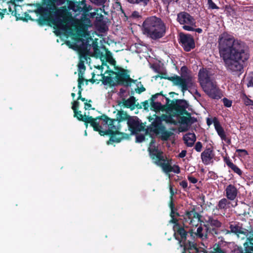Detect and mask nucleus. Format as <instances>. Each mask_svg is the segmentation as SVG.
Returning <instances> with one entry per match:
<instances>
[{"mask_svg": "<svg viewBox=\"0 0 253 253\" xmlns=\"http://www.w3.org/2000/svg\"><path fill=\"white\" fill-rule=\"evenodd\" d=\"M236 152L238 153L241 156H245L248 155L247 151L245 149H237Z\"/></svg>", "mask_w": 253, "mask_h": 253, "instance_id": "a19ab883", "label": "nucleus"}, {"mask_svg": "<svg viewBox=\"0 0 253 253\" xmlns=\"http://www.w3.org/2000/svg\"><path fill=\"white\" fill-rule=\"evenodd\" d=\"M79 100H77V101H75L73 102V105H72V109L74 110V111H75V110H77V109L79 107V102L78 101Z\"/></svg>", "mask_w": 253, "mask_h": 253, "instance_id": "37998d69", "label": "nucleus"}, {"mask_svg": "<svg viewBox=\"0 0 253 253\" xmlns=\"http://www.w3.org/2000/svg\"><path fill=\"white\" fill-rule=\"evenodd\" d=\"M181 122L182 124L188 125L190 122V119L186 117H183L181 118Z\"/></svg>", "mask_w": 253, "mask_h": 253, "instance_id": "58836bf2", "label": "nucleus"}, {"mask_svg": "<svg viewBox=\"0 0 253 253\" xmlns=\"http://www.w3.org/2000/svg\"><path fill=\"white\" fill-rule=\"evenodd\" d=\"M130 117L128 116L127 114L124 112V111H118L117 114V119L116 120H118L119 121V123L120 124L121 121L128 120V118Z\"/></svg>", "mask_w": 253, "mask_h": 253, "instance_id": "bb28decb", "label": "nucleus"}, {"mask_svg": "<svg viewBox=\"0 0 253 253\" xmlns=\"http://www.w3.org/2000/svg\"><path fill=\"white\" fill-rule=\"evenodd\" d=\"M218 43L219 55L226 69L231 74L240 76L244 72L243 63L249 58L248 46L225 32L219 36Z\"/></svg>", "mask_w": 253, "mask_h": 253, "instance_id": "f03ea898", "label": "nucleus"}, {"mask_svg": "<svg viewBox=\"0 0 253 253\" xmlns=\"http://www.w3.org/2000/svg\"><path fill=\"white\" fill-rule=\"evenodd\" d=\"M200 215L195 210L187 211L184 216L183 224L186 227H197L200 222Z\"/></svg>", "mask_w": 253, "mask_h": 253, "instance_id": "1a4fd4ad", "label": "nucleus"}, {"mask_svg": "<svg viewBox=\"0 0 253 253\" xmlns=\"http://www.w3.org/2000/svg\"><path fill=\"white\" fill-rule=\"evenodd\" d=\"M110 140L112 141H116V142H119L120 141V139H118V140H115V138L114 137H112L111 138H110Z\"/></svg>", "mask_w": 253, "mask_h": 253, "instance_id": "13d9d810", "label": "nucleus"}, {"mask_svg": "<svg viewBox=\"0 0 253 253\" xmlns=\"http://www.w3.org/2000/svg\"><path fill=\"white\" fill-rule=\"evenodd\" d=\"M227 165L232 169V167L231 166V165H235L233 163H232V162H227Z\"/></svg>", "mask_w": 253, "mask_h": 253, "instance_id": "6e6d98bb", "label": "nucleus"}, {"mask_svg": "<svg viewBox=\"0 0 253 253\" xmlns=\"http://www.w3.org/2000/svg\"><path fill=\"white\" fill-rule=\"evenodd\" d=\"M186 154V150H182L179 154V157L180 158H184Z\"/></svg>", "mask_w": 253, "mask_h": 253, "instance_id": "09e8293b", "label": "nucleus"}, {"mask_svg": "<svg viewBox=\"0 0 253 253\" xmlns=\"http://www.w3.org/2000/svg\"><path fill=\"white\" fill-rule=\"evenodd\" d=\"M248 86H253V78H252L248 83Z\"/></svg>", "mask_w": 253, "mask_h": 253, "instance_id": "603ef678", "label": "nucleus"}, {"mask_svg": "<svg viewBox=\"0 0 253 253\" xmlns=\"http://www.w3.org/2000/svg\"><path fill=\"white\" fill-rule=\"evenodd\" d=\"M83 84V83L80 85V86H79V82H78V87L79 89V92H78V95L79 96L78 97V100H80V98H81V93L82 91V88H81L82 84Z\"/></svg>", "mask_w": 253, "mask_h": 253, "instance_id": "49530a36", "label": "nucleus"}, {"mask_svg": "<svg viewBox=\"0 0 253 253\" xmlns=\"http://www.w3.org/2000/svg\"><path fill=\"white\" fill-rule=\"evenodd\" d=\"M124 90L123 89H120V92H121V93H123V92H124Z\"/></svg>", "mask_w": 253, "mask_h": 253, "instance_id": "774afa93", "label": "nucleus"}, {"mask_svg": "<svg viewBox=\"0 0 253 253\" xmlns=\"http://www.w3.org/2000/svg\"><path fill=\"white\" fill-rule=\"evenodd\" d=\"M80 57V60L78 64V75H79V79H78V82H79V86H80V85L84 83V79L83 75L84 73L85 70V67L84 65V61L85 60H87L86 57L85 56V55L84 54H81Z\"/></svg>", "mask_w": 253, "mask_h": 253, "instance_id": "dca6fc26", "label": "nucleus"}, {"mask_svg": "<svg viewBox=\"0 0 253 253\" xmlns=\"http://www.w3.org/2000/svg\"><path fill=\"white\" fill-rule=\"evenodd\" d=\"M152 107L155 109L159 110L161 108V104L158 102H153L152 104Z\"/></svg>", "mask_w": 253, "mask_h": 253, "instance_id": "79ce46f5", "label": "nucleus"}, {"mask_svg": "<svg viewBox=\"0 0 253 253\" xmlns=\"http://www.w3.org/2000/svg\"><path fill=\"white\" fill-rule=\"evenodd\" d=\"M206 224L205 226L210 228L209 233L212 236L217 235L219 233L218 228L221 226L222 223L216 218L211 216H208L205 219Z\"/></svg>", "mask_w": 253, "mask_h": 253, "instance_id": "f8f14e48", "label": "nucleus"}, {"mask_svg": "<svg viewBox=\"0 0 253 253\" xmlns=\"http://www.w3.org/2000/svg\"><path fill=\"white\" fill-rule=\"evenodd\" d=\"M74 117H77L79 120L90 123V125L93 127L94 130H97V121H98V118L94 119L92 117L86 115L85 113H84V115H83L81 111H78L77 110L74 111Z\"/></svg>", "mask_w": 253, "mask_h": 253, "instance_id": "4468645a", "label": "nucleus"}, {"mask_svg": "<svg viewBox=\"0 0 253 253\" xmlns=\"http://www.w3.org/2000/svg\"><path fill=\"white\" fill-rule=\"evenodd\" d=\"M91 107V104L87 103V102L84 103V109L85 110H89Z\"/></svg>", "mask_w": 253, "mask_h": 253, "instance_id": "8fccbe9b", "label": "nucleus"}, {"mask_svg": "<svg viewBox=\"0 0 253 253\" xmlns=\"http://www.w3.org/2000/svg\"><path fill=\"white\" fill-rule=\"evenodd\" d=\"M91 14L92 16H94V15H95L96 13L95 12L91 13Z\"/></svg>", "mask_w": 253, "mask_h": 253, "instance_id": "69168bd1", "label": "nucleus"}, {"mask_svg": "<svg viewBox=\"0 0 253 253\" xmlns=\"http://www.w3.org/2000/svg\"><path fill=\"white\" fill-rule=\"evenodd\" d=\"M138 92L140 93V92L144 91L145 90V89L144 87L142 86V87H140V88H138Z\"/></svg>", "mask_w": 253, "mask_h": 253, "instance_id": "5fc2aeb1", "label": "nucleus"}, {"mask_svg": "<svg viewBox=\"0 0 253 253\" xmlns=\"http://www.w3.org/2000/svg\"><path fill=\"white\" fill-rule=\"evenodd\" d=\"M180 41L182 46L186 51H189L195 47L194 39L189 34H181Z\"/></svg>", "mask_w": 253, "mask_h": 253, "instance_id": "ddd939ff", "label": "nucleus"}, {"mask_svg": "<svg viewBox=\"0 0 253 253\" xmlns=\"http://www.w3.org/2000/svg\"><path fill=\"white\" fill-rule=\"evenodd\" d=\"M180 185L183 188H186L188 186V183L186 181L183 180L180 182Z\"/></svg>", "mask_w": 253, "mask_h": 253, "instance_id": "c03bdc74", "label": "nucleus"}, {"mask_svg": "<svg viewBox=\"0 0 253 253\" xmlns=\"http://www.w3.org/2000/svg\"><path fill=\"white\" fill-rule=\"evenodd\" d=\"M103 80V84L109 86H115L119 84L128 85V83L132 81L129 75L124 71L118 73L110 71L109 76H104Z\"/></svg>", "mask_w": 253, "mask_h": 253, "instance_id": "423d86ee", "label": "nucleus"}, {"mask_svg": "<svg viewBox=\"0 0 253 253\" xmlns=\"http://www.w3.org/2000/svg\"><path fill=\"white\" fill-rule=\"evenodd\" d=\"M188 179L191 183L193 184L197 183L198 181V180L195 177L191 175H189L188 176Z\"/></svg>", "mask_w": 253, "mask_h": 253, "instance_id": "ea45409f", "label": "nucleus"}, {"mask_svg": "<svg viewBox=\"0 0 253 253\" xmlns=\"http://www.w3.org/2000/svg\"><path fill=\"white\" fill-rule=\"evenodd\" d=\"M176 105L179 107L181 110H184L187 108L188 104L187 102L183 100H178L176 101Z\"/></svg>", "mask_w": 253, "mask_h": 253, "instance_id": "cd10ccee", "label": "nucleus"}, {"mask_svg": "<svg viewBox=\"0 0 253 253\" xmlns=\"http://www.w3.org/2000/svg\"><path fill=\"white\" fill-rule=\"evenodd\" d=\"M193 31H195L196 32H198V33H201L202 32V30L200 28H197L196 29H194V30Z\"/></svg>", "mask_w": 253, "mask_h": 253, "instance_id": "4d7b16f0", "label": "nucleus"}, {"mask_svg": "<svg viewBox=\"0 0 253 253\" xmlns=\"http://www.w3.org/2000/svg\"><path fill=\"white\" fill-rule=\"evenodd\" d=\"M99 18V20H101L103 18V16L102 15H100Z\"/></svg>", "mask_w": 253, "mask_h": 253, "instance_id": "680f3d73", "label": "nucleus"}, {"mask_svg": "<svg viewBox=\"0 0 253 253\" xmlns=\"http://www.w3.org/2000/svg\"><path fill=\"white\" fill-rule=\"evenodd\" d=\"M247 253H253V231L247 234V242L244 243Z\"/></svg>", "mask_w": 253, "mask_h": 253, "instance_id": "4be33fe9", "label": "nucleus"}, {"mask_svg": "<svg viewBox=\"0 0 253 253\" xmlns=\"http://www.w3.org/2000/svg\"><path fill=\"white\" fill-rule=\"evenodd\" d=\"M202 144L201 142H197L195 146V149L197 152H201L202 149Z\"/></svg>", "mask_w": 253, "mask_h": 253, "instance_id": "f704fd0d", "label": "nucleus"}, {"mask_svg": "<svg viewBox=\"0 0 253 253\" xmlns=\"http://www.w3.org/2000/svg\"><path fill=\"white\" fill-rule=\"evenodd\" d=\"M97 121V130L101 135L107 134H117L122 135L124 139H128L129 135L125 133L120 132V124L119 121L116 120H112L106 118L102 120L100 118H98Z\"/></svg>", "mask_w": 253, "mask_h": 253, "instance_id": "39448f33", "label": "nucleus"}, {"mask_svg": "<svg viewBox=\"0 0 253 253\" xmlns=\"http://www.w3.org/2000/svg\"><path fill=\"white\" fill-rule=\"evenodd\" d=\"M143 34L153 40L164 37L166 33V26L162 20L155 16L147 18L142 25Z\"/></svg>", "mask_w": 253, "mask_h": 253, "instance_id": "20e7f679", "label": "nucleus"}, {"mask_svg": "<svg viewBox=\"0 0 253 253\" xmlns=\"http://www.w3.org/2000/svg\"><path fill=\"white\" fill-rule=\"evenodd\" d=\"M76 4V3H75L74 2L70 1V2L69 3V5H68V8L70 9H72L73 11L76 12L79 10V9L78 8L76 7V6H75Z\"/></svg>", "mask_w": 253, "mask_h": 253, "instance_id": "473e14b6", "label": "nucleus"}, {"mask_svg": "<svg viewBox=\"0 0 253 253\" xmlns=\"http://www.w3.org/2000/svg\"><path fill=\"white\" fill-rule=\"evenodd\" d=\"M225 192L227 199L231 201L235 199L238 194L237 188L232 184H229L227 186Z\"/></svg>", "mask_w": 253, "mask_h": 253, "instance_id": "412c9836", "label": "nucleus"}, {"mask_svg": "<svg viewBox=\"0 0 253 253\" xmlns=\"http://www.w3.org/2000/svg\"><path fill=\"white\" fill-rule=\"evenodd\" d=\"M130 134H134L144 129L145 126L137 117H130L127 121Z\"/></svg>", "mask_w": 253, "mask_h": 253, "instance_id": "9d476101", "label": "nucleus"}, {"mask_svg": "<svg viewBox=\"0 0 253 253\" xmlns=\"http://www.w3.org/2000/svg\"><path fill=\"white\" fill-rule=\"evenodd\" d=\"M145 136L142 134L137 135L136 136V141L137 142H141L145 140Z\"/></svg>", "mask_w": 253, "mask_h": 253, "instance_id": "c9c22d12", "label": "nucleus"}, {"mask_svg": "<svg viewBox=\"0 0 253 253\" xmlns=\"http://www.w3.org/2000/svg\"><path fill=\"white\" fill-rule=\"evenodd\" d=\"M232 167V169L236 173H238L239 175H241L242 174V171L241 169L237 167L236 165H231Z\"/></svg>", "mask_w": 253, "mask_h": 253, "instance_id": "e433bc0d", "label": "nucleus"}, {"mask_svg": "<svg viewBox=\"0 0 253 253\" xmlns=\"http://www.w3.org/2000/svg\"><path fill=\"white\" fill-rule=\"evenodd\" d=\"M183 139L187 146L191 147L196 141V136L194 133H188L183 136Z\"/></svg>", "mask_w": 253, "mask_h": 253, "instance_id": "b1692460", "label": "nucleus"}, {"mask_svg": "<svg viewBox=\"0 0 253 253\" xmlns=\"http://www.w3.org/2000/svg\"><path fill=\"white\" fill-rule=\"evenodd\" d=\"M213 124L214 126V128L218 134V135L220 136L221 140H224L225 142H226L227 143H230V140L228 139L226 137V135L225 134V132L222 128V127L221 126L219 123L216 121L215 120L213 122Z\"/></svg>", "mask_w": 253, "mask_h": 253, "instance_id": "6ab92c4d", "label": "nucleus"}, {"mask_svg": "<svg viewBox=\"0 0 253 253\" xmlns=\"http://www.w3.org/2000/svg\"><path fill=\"white\" fill-rule=\"evenodd\" d=\"M170 209H171V213H170V216L172 218V219L171 220L170 222H172L173 223H175V219H174V206H173V204L172 202V201H171L170 202Z\"/></svg>", "mask_w": 253, "mask_h": 253, "instance_id": "7c9ffc66", "label": "nucleus"}, {"mask_svg": "<svg viewBox=\"0 0 253 253\" xmlns=\"http://www.w3.org/2000/svg\"><path fill=\"white\" fill-rule=\"evenodd\" d=\"M245 103L246 105H253V101L248 98H246V100H245Z\"/></svg>", "mask_w": 253, "mask_h": 253, "instance_id": "de8ad7c7", "label": "nucleus"}, {"mask_svg": "<svg viewBox=\"0 0 253 253\" xmlns=\"http://www.w3.org/2000/svg\"><path fill=\"white\" fill-rule=\"evenodd\" d=\"M222 101L224 105L227 107H229L232 105V101L226 98H224Z\"/></svg>", "mask_w": 253, "mask_h": 253, "instance_id": "72a5a7b5", "label": "nucleus"}, {"mask_svg": "<svg viewBox=\"0 0 253 253\" xmlns=\"http://www.w3.org/2000/svg\"><path fill=\"white\" fill-rule=\"evenodd\" d=\"M229 228L230 230H223L222 231L225 234H228L230 233H233L237 234L238 236L240 234H243L246 236L247 238V234L250 233L252 231L248 232L247 231H244L243 229L240 227L239 225L236 224H231Z\"/></svg>", "mask_w": 253, "mask_h": 253, "instance_id": "f3484780", "label": "nucleus"}, {"mask_svg": "<svg viewBox=\"0 0 253 253\" xmlns=\"http://www.w3.org/2000/svg\"><path fill=\"white\" fill-rule=\"evenodd\" d=\"M169 190H170V194H171V199L172 198V196L174 195V192L172 190V187L170 185V187H169Z\"/></svg>", "mask_w": 253, "mask_h": 253, "instance_id": "864d4df0", "label": "nucleus"}, {"mask_svg": "<svg viewBox=\"0 0 253 253\" xmlns=\"http://www.w3.org/2000/svg\"><path fill=\"white\" fill-rule=\"evenodd\" d=\"M129 2L132 3H137L140 5L145 6L147 5L149 0H127Z\"/></svg>", "mask_w": 253, "mask_h": 253, "instance_id": "c85d7f7f", "label": "nucleus"}, {"mask_svg": "<svg viewBox=\"0 0 253 253\" xmlns=\"http://www.w3.org/2000/svg\"><path fill=\"white\" fill-rule=\"evenodd\" d=\"M177 21L183 25V28L188 31H193L195 26V20L192 16L185 12H181L177 14Z\"/></svg>", "mask_w": 253, "mask_h": 253, "instance_id": "6e6552de", "label": "nucleus"}, {"mask_svg": "<svg viewBox=\"0 0 253 253\" xmlns=\"http://www.w3.org/2000/svg\"><path fill=\"white\" fill-rule=\"evenodd\" d=\"M154 117L155 118L151 119V120L154 119V121L147 127L145 131V135L149 134L151 138L148 151L153 162L160 166L165 173H168L171 172V166L164 158L163 152L156 145V142L153 138V136L160 135L162 139L164 140L169 139L173 134V133L172 131L167 130L162 123L165 122L167 123L175 124V121L169 115H163L161 117L154 115Z\"/></svg>", "mask_w": 253, "mask_h": 253, "instance_id": "7ed1b4c3", "label": "nucleus"}, {"mask_svg": "<svg viewBox=\"0 0 253 253\" xmlns=\"http://www.w3.org/2000/svg\"><path fill=\"white\" fill-rule=\"evenodd\" d=\"M213 157V154L212 151L210 148L205 150L201 153V159L202 162L205 165H207L210 164L211 163Z\"/></svg>", "mask_w": 253, "mask_h": 253, "instance_id": "aec40b11", "label": "nucleus"}, {"mask_svg": "<svg viewBox=\"0 0 253 253\" xmlns=\"http://www.w3.org/2000/svg\"><path fill=\"white\" fill-rule=\"evenodd\" d=\"M148 103L147 102H144V107L145 109H146L148 107Z\"/></svg>", "mask_w": 253, "mask_h": 253, "instance_id": "bf43d9fd", "label": "nucleus"}, {"mask_svg": "<svg viewBox=\"0 0 253 253\" xmlns=\"http://www.w3.org/2000/svg\"><path fill=\"white\" fill-rule=\"evenodd\" d=\"M170 80L175 85L181 88L183 93L185 91L192 88L195 84L194 78L191 74L187 73H182L180 76L172 77Z\"/></svg>", "mask_w": 253, "mask_h": 253, "instance_id": "0eeeda50", "label": "nucleus"}, {"mask_svg": "<svg viewBox=\"0 0 253 253\" xmlns=\"http://www.w3.org/2000/svg\"><path fill=\"white\" fill-rule=\"evenodd\" d=\"M106 60L111 65H115V60L113 59L111 53L109 51L106 52Z\"/></svg>", "mask_w": 253, "mask_h": 253, "instance_id": "c756f323", "label": "nucleus"}, {"mask_svg": "<svg viewBox=\"0 0 253 253\" xmlns=\"http://www.w3.org/2000/svg\"><path fill=\"white\" fill-rule=\"evenodd\" d=\"M122 103L127 108H130L131 109H134L135 108V98L133 96H131L126 100L123 99Z\"/></svg>", "mask_w": 253, "mask_h": 253, "instance_id": "a878e982", "label": "nucleus"}, {"mask_svg": "<svg viewBox=\"0 0 253 253\" xmlns=\"http://www.w3.org/2000/svg\"><path fill=\"white\" fill-rule=\"evenodd\" d=\"M211 75L212 74L210 70L204 68L200 69L199 72L198 77L201 85H204L205 87V84L207 82L212 80L211 79Z\"/></svg>", "mask_w": 253, "mask_h": 253, "instance_id": "2eb2a0df", "label": "nucleus"}, {"mask_svg": "<svg viewBox=\"0 0 253 253\" xmlns=\"http://www.w3.org/2000/svg\"><path fill=\"white\" fill-rule=\"evenodd\" d=\"M208 4L210 9H219V7L212 1V0H208Z\"/></svg>", "mask_w": 253, "mask_h": 253, "instance_id": "2f4dec72", "label": "nucleus"}, {"mask_svg": "<svg viewBox=\"0 0 253 253\" xmlns=\"http://www.w3.org/2000/svg\"><path fill=\"white\" fill-rule=\"evenodd\" d=\"M21 9V7L19 5V3H16V8H15V16H16L17 14L20 15V14H19L18 12Z\"/></svg>", "mask_w": 253, "mask_h": 253, "instance_id": "a18cd8bd", "label": "nucleus"}, {"mask_svg": "<svg viewBox=\"0 0 253 253\" xmlns=\"http://www.w3.org/2000/svg\"><path fill=\"white\" fill-rule=\"evenodd\" d=\"M207 124H208V125H210L211 124V123H210V122L209 121V119H208V120H207Z\"/></svg>", "mask_w": 253, "mask_h": 253, "instance_id": "0e129e2a", "label": "nucleus"}, {"mask_svg": "<svg viewBox=\"0 0 253 253\" xmlns=\"http://www.w3.org/2000/svg\"><path fill=\"white\" fill-rule=\"evenodd\" d=\"M132 16L133 17L137 18L139 17V14L137 11H134L132 13Z\"/></svg>", "mask_w": 253, "mask_h": 253, "instance_id": "3c124183", "label": "nucleus"}, {"mask_svg": "<svg viewBox=\"0 0 253 253\" xmlns=\"http://www.w3.org/2000/svg\"><path fill=\"white\" fill-rule=\"evenodd\" d=\"M80 99H81L83 101H84L85 100L84 98H82V97L81 98H80Z\"/></svg>", "mask_w": 253, "mask_h": 253, "instance_id": "e2e57ef3", "label": "nucleus"}, {"mask_svg": "<svg viewBox=\"0 0 253 253\" xmlns=\"http://www.w3.org/2000/svg\"><path fill=\"white\" fill-rule=\"evenodd\" d=\"M196 94L197 96H200V93H198V92H197L196 93Z\"/></svg>", "mask_w": 253, "mask_h": 253, "instance_id": "338daca9", "label": "nucleus"}, {"mask_svg": "<svg viewBox=\"0 0 253 253\" xmlns=\"http://www.w3.org/2000/svg\"><path fill=\"white\" fill-rule=\"evenodd\" d=\"M171 171H173L176 173H179L180 172V169L178 166H173L171 167Z\"/></svg>", "mask_w": 253, "mask_h": 253, "instance_id": "4c0bfd02", "label": "nucleus"}, {"mask_svg": "<svg viewBox=\"0 0 253 253\" xmlns=\"http://www.w3.org/2000/svg\"><path fill=\"white\" fill-rule=\"evenodd\" d=\"M205 87L204 85H201L204 91L211 97L214 99H217L220 97L219 89L216 86L215 83L211 80L205 84Z\"/></svg>", "mask_w": 253, "mask_h": 253, "instance_id": "9b49d317", "label": "nucleus"}, {"mask_svg": "<svg viewBox=\"0 0 253 253\" xmlns=\"http://www.w3.org/2000/svg\"><path fill=\"white\" fill-rule=\"evenodd\" d=\"M42 10L46 13H53L52 16V23L57 28L55 31L57 35L61 33H67L73 36L72 41H67L66 43L70 48L79 51L81 54L94 56L101 58L102 53L98 48V46L94 43L89 32L87 31V26L83 23L76 25L66 15L63 9H56V6L52 3L44 4Z\"/></svg>", "mask_w": 253, "mask_h": 253, "instance_id": "f257e3e1", "label": "nucleus"}, {"mask_svg": "<svg viewBox=\"0 0 253 253\" xmlns=\"http://www.w3.org/2000/svg\"><path fill=\"white\" fill-rule=\"evenodd\" d=\"M230 203L226 198H223L221 199L216 206V209L218 210H225L228 207Z\"/></svg>", "mask_w": 253, "mask_h": 253, "instance_id": "393cba45", "label": "nucleus"}, {"mask_svg": "<svg viewBox=\"0 0 253 253\" xmlns=\"http://www.w3.org/2000/svg\"><path fill=\"white\" fill-rule=\"evenodd\" d=\"M75 95H76V94H75V93H71V96H72V97L73 98H74V97H75Z\"/></svg>", "mask_w": 253, "mask_h": 253, "instance_id": "052dcab7", "label": "nucleus"}, {"mask_svg": "<svg viewBox=\"0 0 253 253\" xmlns=\"http://www.w3.org/2000/svg\"><path fill=\"white\" fill-rule=\"evenodd\" d=\"M22 0H10V2H4V4L8 7V14L11 13L15 15V8H16V3H21Z\"/></svg>", "mask_w": 253, "mask_h": 253, "instance_id": "5701e85b", "label": "nucleus"}, {"mask_svg": "<svg viewBox=\"0 0 253 253\" xmlns=\"http://www.w3.org/2000/svg\"><path fill=\"white\" fill-rule=\"evenodd\" d=\"M209 230L210 228L204 225V227L199 226L195 234L197 238L204 241L208 239L209 236L211 234L209 233Z\"/></svg>", "mask_w": 253, "mask_h": 253, "instance_id": "a211bd4d", "label": "nucleus"}]
</instances>
